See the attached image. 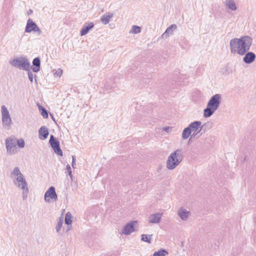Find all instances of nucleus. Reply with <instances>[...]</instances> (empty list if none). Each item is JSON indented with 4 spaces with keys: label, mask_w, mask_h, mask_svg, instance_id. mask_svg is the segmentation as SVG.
<instances>
[{
    "label": "nucleus",
    "mask_w": 256,
    "mask_h": 256,
    "mask_svg": "<svg viewBox=\"0 0 256 256\" xmlns=\"http://www.w3.org/2000/svg\"><path fill=\"white\" fill-rule=\"evenodd\" d=\"M141 32V28L139 26H133L132 27L130 30V33L132 34H139Z\"/></svg>",
    "instance_id": "cd10ccee"
},
{
    "label": "nucleus",
    "mask_w": 256,
    "mask_h": 256,
    "mask_svg": "<svg viewBox=\"0 0 256 256\" xmlns=\"http://www.w3.org/2000/svg\"><path fill=\"white\" fill-rule=\"evenodd\" d=\"M152 238V235L150 234H142L141 236V240L144 242H148V244L151 243V240Z\"/></svg>",
    "instance_id": "393cba45"
},
{
    "label": "nucleus",
    "mask_w": 256,
    "mask_h": 256,
    "mask_svg": "<svg viewBox=\"0 0 256 256\" xmlns=\"http://www.w3.org/2000/svg\"><path fill=\"white\" fill-rule=\"evenodd\" d=\"M177 28V26L176 24H172L169 26L166 30L165 32L162 34L161 36L162 38H168L170 35H172L173 34V32L174 30H176Z\"/></svg>",
    "instance_id": "2eb2a0df"
},
{
    "label": "nucleus",
    "mask_w": 256,
    "mask_h": 256,
    "mask_svg": "<svg viewBox=\"0 0 256 256\" xmlns=\"http://www.w3.org/2000/svg\"><path fill=\"white\" fill-rule=\"evenodd\" d=\"M16 142H17L18 146L20 148H23L24 146V142L22 138L16 140Z\"/></svg>",
    "instance_id": "c756f323"
},
{
    "label": "nucleus",
    "mask_w": 256,
    "mask_h": 256,
    "mask_svg": "<svg viewBox=\"0 0 256 256\" xmlns=\"http://www.w3.org/2000/svg\"><path fill=\"white\" fill-rule=\"evenodd\" d=\"M184 158L183 150L176 149L170 154L166 161V166L168 170H173L182 162Z\"/></svg>",
    "instance_id": "7ed1b4c3"
},
{
    "label": "nucleus",
    "mask_w": 256,
    "mask_h": 256,
    "mask_svg": "<svg viewBox=\"0 0 256 256\" xmlns=\"http://www.w3.org/2000/svg\"><path fill=\"white\" fill-rule=\"evenodd\" d=\"M66 170L68 172V175L70 176L71 180H72V172L71 170L70 166L69 164H67L66 166Z\"/></svg>",
    "instance_id": "2f4dec72"
},
{
    "label": "nucleus",
    "mask_w": 256,
    "mask_h": 256,
    "mask_svg": "<svg viewBox=\"0 0 256 256\" xmlns=\"http://www.w3.org/2000/svg\"><path fill=\"white\" fill-rule=\"evenodd\" d=\"M202 122L200 121H194L191 122L188 126L192 134L189 139V142L192 140V138H194L200 132L202 128Z\"/></svg>",
    "instance_id": "1a4fd4ad"
},
{
    "label": "nucleus",
    "mask_w": 256,
    "mask_h": 256,
    "mask_svg": "<svg viewBox=\"0 0 256 256\" xmlns=\"http://www.w3.org/2000/svg\"><path fill=\"white\" fill-rule=\"evenodd\" d=\"M252 42V38L248 36L232 38L230 42V52L244 56L250 50Z\"/></svg>",
    "instance_id": "f257e3e1"
},
{
    "label": "nucleus",
    "mask_w": 256,
    "mask_h": 256,
    "mask_svg": "<svg viewBox=\"0 0 256 256\" xmlns=\"http://www.w3.org/2000/svg\"><path fill=\"white\" fill-rule=\"evenodd\" d=\"M62 70L60 69L56 71L54 74L58 76H60L62 74Z\"/></svg>",
    "instance_id": "72a5a7b5"
},
{
    "label": "nucleus",
    "mask_w": 256,
    "mask_h": 256,
    "mask_svg": "<svg viewBox=\"0 0 256 256\" xmlns=\"http://www.w3.org/2000/svg\"><path fill=\"white\" fill-rule=\"evenodd\" d=\"M38 134L40 139H46L48 136V128L45 126H42L38 130Z\"/></svg>",
    "instance_id": "a211bd4d"
},
{
    "label": "nucleus",
    "mask_w": 256,
    "mask_h": 256,
    "mask_svg": "<svg viewBox=\"0 0 256 256\" xmlns=\"http://www.w3.org/2000/svg\"><path fill=\"white\" fill-rule=\"evenodd\" d=\"M215 112L216 110H212V108L208 107L207 105L206 108L204 110V118H209L212 116Z\"/></svg>",
    "instance_id": "412c9836"
},
{
    "label": "nucleus",
    "mask_w": 256,
    "mask_h": 256,
    "mask_svg": "<svg viewBox=\"0 0 256 256\" xmlns=\"http://www.w3.org/2000/svg\"><path fill=\"white\" fill-rule=\"evenodd\" d=\"M64 222V218L62 216H61L58 220V224L56 227V230L57 233H60V232L62 228V224Z\"/></svg>",
    "instance_id": "b1692460"
},
{
    "label": "nucleus",
    "mask_w": 256,
    "mask_h": 256,
    "mask_svg": "<svg viewBox=\"0 0 256 256\" xmlns=\"http://www.w3.org/2000/svg\"><path fill=\"white\" fill-rule=\"evenodd\" d=\"M14 185L22 192L23 200H26L29 193L28 183L24 176L21 173L19 168L16 167L10 174Z\"/></svg>",
    "instance_id": "f03ea898"
},
{
    "label": "nucleus",
    "mask_w": 256,
    "mask_h": 256,
    "mask_svg": "<svg viewBox=\"0 0 256 256\" xmlns=\"http://www.w3.org/2000/svg\"><path fill=\"white\" fill-rule=\"evenodd\" d=\"M163 130L164 132H170L172 131V127H170V126L164 127L163 128Z\"/></svg>",
    "instance_id": "473e14b6"
},
{
    "label": "nucleus",
    "mask_w": 256,
    "mask_h": 256,
    "mask_svg": "<svg viewBox=\"0 0 256 256\" xmlns=\"http://www.w3.org/2000/svg\"><path fill=\"white\" fill-rule=\"evenodd\" d=\"M26 71L28 72V79L31 83H32L33 82V74L30 71V70Z\"/></svg>",
    "instance_id": "7c9ffc66"
},
{
    "label": "nucleus",
    "mask_w": 256,
    "mask_h": 256,
    "mask_svg": "<svg viewBox=\"0 0 256 256\" xmlns=\"http://www.w3.org/2000/svg\"><path fill=\"white\" fill-rule=\"evenodd\" d=\"M32 12V10H30V13H31Z\"/></svg>",
    "instance_id": "4c0bfd02"
},
{
    "label": "nucleus",
    "mask_w": 256,
    "mask_h": 256,
    "mask_svg": "<svg viewBox=\"0 0 256 256\" xmlns=\"http://www.w3.org/2000/svg\"><path fill=\"white\" fill-rule=\"evenodd\" d=\"M32 12V10H30V13H31Z\"/></svg>",
    "instance_id": "e433bc0d"
},
{
    "label": "nucleus",
    "mask_w": 256,
    "mask_h": 256,
    "mask_svg": "<svg viewBox=\"0 0 256 256\" xmlns=\"http://www.w3.org/2000/svg\"><path fill=\"white\" fill-rule=\"evenodd\" d=\"M44 200L46 202H50L52 200L56 202L58 200V196L56 194L55 188L50 186L45 192L44 196Z\"/></svg>",
    "instance_id": "9d476101"
},
{
    "label": "nucleus",
    "mask_w": 256,
    "mask_h": 256,
    "mask_svg": "<svg viewBox=\"0 0 256 256\" xmlns=\"http://www.w3.org/2000/svg\"><path fill=\"white\" fill-rule=\"evenodd\" d=\"M113 14L110 12L103 15L101 17V22L104 24H108L110 18L113 16Z\"/></svg>",
    "instance_id": "aec40b11"
},
{
    "label": "nucleus",
    "mask_w": 256,
    "mask_h": 256,
    "mask_svg": "<svg viewBox=\"0 0 256 256\" xmlns=\"http://www.w3.org/2000/svg\"><path fill=\"white\" fill-rule=\"evenodd\" d=\"M70 228H70V227L68 226V227L67 228V229H66V232H68V230H70Z\"/></svg>",
    "instance_id": "c9c22d12"
},
{
    "label": "nucleus",
    "mask_w": 256,
    "mask_h": 256,
    "mask_svg": "<svg viewBox=\"0 0 256 256\" xmlns=\"http://www.w3.org/2000/svg\"><path fill=\"white\" fill-rule=\"evenodd\" d=\"M76 158L74 156H72V167L74 168H76Z\"/></svg>",
    "instance_id": "f704fd0d"
},
{
    "label": "nucleus",
    "mask_w": 256,
    "mask_h": 256,
    "mask_svg": "<svg viewBox=\"0 0 256 256\" xmlns=\"http://www.w3.org/2000/svg\"><path fill=\"white\" fill-rule=\"evenodd\" d=\"M168 254L167 251L164 249H161L158 251L156 252L152 256H166Z\"/></svg>",
    "instance_id": "a878e982"
},
{
    "label": "nucleus",
    "mask_w": 256,
    "mask_h": 256,
    "mask_svg": "<svg viewBox=\"0 0 256 256\" xmlns=\"http://www.w3.org/2000/svg\"><path fill=\"white\" fill-rule=\"evenodd\" d=\"M138 228V222L136 220L132 221L122 228L120 232L121 234L130 235L134 232L137 230Z\"/></svg>",
    "instance_id": "39448f33"
},
{
    "label": "nucleus",
    "mask_w": 256,
    "mask_h": 256,
    "mask_svg": "<svg viewBox=\"0 0 256 256\" xmlns=\"http://www.w3.org/2000/svg\"><path fill=\"white\" fill-rule=\"evenodd\" d=\"M245 56L243 58L244 62L247 64L252 63L256 58V54L252 52H248L246 53Z\"/></svg>",
    "instance_id": "f3484780"
},
{
    "label": "nucleus",
    "mask_w": 256,
    "mask_h": 256,
    "mask_svg": "<svg viewBox=\"0 0 256 256\" xmlns=\"http://www.w3.org/2000/svg\"><path fill=\"white\" fill-rule=\"evenodd\" d=\"M12 66L24 70H28L30 68V63L25 56H19L10 61Z\"/></svg>",
    "instance_id": "20e7f679"
},
{
    "label": "nucleus",
    "mask_w": 256,
    "mask_h": 256,
    "mask_svg": "<svg viewBox=\"0 0 256 256\" xmlns=\"http://www.w3.org/2000/svg\"><path fill=\"white\" fill-rule=\"evenodd\" d=\"M32 64L34 66H36L32 68V70L34 72H38L39 70V68L40 65V60L39 58H36L34 59L32 61Z\"/></svg>",
    "instance_id": "5701e85b"
},
{
    "label": "nucleus",
    "mask_w": 256,
    "mask_h": 256,
    "mask_svg": "<svg viewBox=\"0 0 256 256\" xmlns=\"http://www.w3.org/2000/svg\"><path fill=\"white\" fill-rule=\"evenodd\" d=\"M16 138L14 136H10L6 140V146L8 154H14L16 153Z\"/></svg>",
    "instance_id": "423d86ee"
},
{
    "label": "nucleus",
    "mask_w": 256,
    "mask_h": 256,
    "mask_svg": "<svg viewBox=\"0 0 256 256\" xmlns=\"http://www.w3.org/2000/svg\"><path fill=\"white\" fill-rule=\"evenodd\" d=\"M192 132H190V130L188 126L186 128H184L182 134V137L183 140H186L188 139L190 136H192Z\"/></svg>",
    "instance_id": "4be33fe9"
},
{
    "label": "nucleus",
    "mask_w": 256,
    "mask_h": 256,
    "mask_svg": "<svg viewBox=\"0 0 256 256\" xmlns=\"http://www.w3.org/2000/svg\"><path fill=\"white\" fill-rule=\"evenodd\" d=\"M2 122L4 126H10L12 121L6 107L3 105L1 107Z\"/></svg>",
    "instance_id": "0eeeda50"
},
{
    "label": "nucleus",
    "mask_w": 256,
    "mask_h": 256,
    "mask_svg": "<svg viewBox=\"0 0 256 256\" xmlns=\"http://www.w3.org/2000/svg\"><path fill=\"white\" fill-rule=\"evenodd\" d=\"M222 101V96L220 94H216L211 97L207 104L208 107L212 108L216 111L219 108Z\"/></svg>",
    "instance_id": "6e6552de"
},
{
    "label": "nucleus",
    "mask_w": 256,
    "mask_h": 256,
    "mask_svg": "<svg viewBox=\"0 0 256 256\" xmlns=\"http://www.w3.org/2000/svg\"><path fill=\"white\" fill-rule=\"evenodd\" d=\"M39 110L41 112V114L42 116L44 118H47L48 117V113L46 110L42 106H38Z\"/></svg>",
    "instance_id": "c85d7f7f"
},
{
    "label": "nucleus",
    "mask_w": 256,
    "mask_h": 256,
    "mask_svg": "<svg viewBox=\"0 0 256 256\" xmlns=\"http://www.w3.org/2000/svg\"><path fill=\"white\" fill-rule=\"evenodd\" d=\"M162 213H155L150 214L148 218V222L150 224H158L161 222Z\"/></svg>",
    "instance_id": "4468645a"
},
{
    "label": "nucleus",
    "mask_w": 256,
    "mask_h": 256,
    "mask_svg": "<svg viewBox=\"0 0 256 256\" xmlns=\"http://www.w3.org/2000/svg\"><path fill=\"white\" fill-rule=\"evenodd\" d=\"M94 27V24L92 22H89L86 23L84 26L82 28L80 31V34L81 36H84L92 28Z\"/></svg>",
    "instance_id": "dca6fc26"
},
{
    "label": "nucleus",
    "mask_w": 256,
    "mask_h": 256,
    "mask_svg": "<svg viewBox=\"0 0 256 256\" xmlns=\"http://www.w3.org/2000/svg\"><path fill=\"white\" fill-rule=\"evenodd\" d=\"M224 4L230 10L234 11L237 10V6L234 0H225Z\"/></svg>",
    "instance_id": "6ab92c4d"
},
{
    "label": "nucleus",
    "mask_w": 256,
    "mask_h": 256,
    "mask_svg": "<svg viewBox=\"0 0 256 256\" xmlns=\"http://www.w3.org/2000/svg\"><path fill=\"white\" fill-rule=\"evenodd\" d=\"M32 32H37L39 35L42 34V31L37 24L32 20L28 19L27 21L25 32L30 33Z\"/></svg>",
    "instance_id": "9b49d317"
},
{
    "label": "nucleus",
    "mask_w": 256,
    "mask_h": 256,
    "mask_svg": "<svg viewBox=\"0 0 256 256\" xmlns=\"http://www.w3.org/2000/svg\"><path fill=\"white\" fill-rule=\"evenodd\" d=\"M50 143L52 148L54 152L59 156H62V152L60 148V143L54 137L53 135H51L50 139Z\"/></svg>",
    "instance_id": "f8f14e48"
},
{
    "label": "nucleus",
    "mask_w": 256,
    "mask_h": 256,
    "mask_svg": "<svg viewBox=\"0 0 256 256\" xmlns=\"http://www.w3.org/2000/svg\"><path fill=\"white\" fill-rule=\"evenodd\" d=\"M177 214L182 221H186L190 218V212L185 208L182 207L178 210Z\"/></svg>",
    "instance_id": "ddd939ff"
},
{
    "label": "nucleus",
    "mask_w": 256,
    "mask_h": 256,
    "mask_svg": "<svg viewBox=\"0 0 256 256\" xmlns=\"http://www.w3.org/2000/svg\"><path fill=\"white\" fill-rule=\"evenodd\" d=\"M72 216L70 212H66L65 216V224L70 225L72 224Z\"/></svg>",
    "instance_id": "bb28decb"
}]
</instances>
